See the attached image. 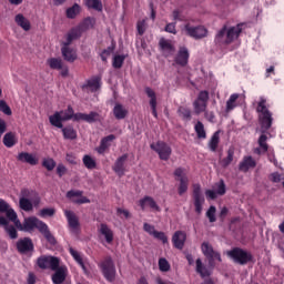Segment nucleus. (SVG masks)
Masks as SVG:
<instances>
[{"instance_id": "obj_2", "label": "nucleus", "mask_w": 284, "mask_h": 284, "mask_svg": "<svg viewBox=\"0 0 284 284\" xmlns=\"http://www.w3.org/2000/svg\"><path fill=\"white\" fill-rule=\"evenodd\" d=\"M17 229L20 230V232H33L34 230H38L44 239H47L48 243L51 245L57 243V240L50 232L48 224L34 216L24 219L23 223L20 222V226H17Z\"/></svg>"}, {"instance_id": "obj_12", "label": "nucleus", "mask_w": 284, "mask_h": 284, "mask_svg": "<svg viewBox=\"0 0 284 284\" xmlns=\"http://www.w3.org/2000/svg\"><path fill=\"white\" fill-rule=\"evenodd\" d=\"M61 265V258L54 256H41L38 258L40 270H57Z\"/></svg>"}, {"instance_id": "obj_6", "label": "nucleus", "mask_w": 284, "mask_h": 284, "mask_svg": "<svg viewBox=\"0 0 284 284\" xmlns=\"http://www.w3.org/2000/svg\"><path fill=\"white\" fill-rule=\"evenodd\" d=\"M227 256H230L234 263H237V265H247V263H250L253 258L252 253L240 247L229 251Z\"/></svg>"}, {"instance_id": "obj_5", "label": "nucleus", "mask_w": 284, "mask_h": 284, "mask_svg": "<svg viewBox=\"0 0 284 284\" xmlns=\"http://www.w3.org/2000/svg\"><path fill=\"white\" fill-rule=\"evenodd\" d=\"M99 267L104 276V278L109 283H114L116 278V266L114 265V261L111 256L105 257L100 264Z\"/></svg>"}, {"instance_id": "obj_28", "label": "nucleus", "mask_w": 284, "mask_h": 284, "mask_svg": "<svg viewBox=\"0 0 284 284\" xmlns=\"http://www.w3.org/2000/svg\"><path fill=\"white\" fill-rule=\"evenodd\" d=\"M99 233L101 234V236L104 237L105 243H108L109 245L113 243L114 232L112 231V229H110V226H108V224H101L99 227Z\"/></svg>"}, {"instance_id": "obj_52", "label": "nucleus", "mask_w": 284, "mask_h": 284, "mask_svg": "<svg viewBox=\"0 0 284 284\" xmlns=\"http://www.w3.org/2000/svg\"><path fill=\"white\" fill-rule=\"evenodd\" d=\"M42 165L43 168H45V170H48L49 172H52V170L57 168V162L54 161V159L48 158L42 161Z\"/></svg>"}, {"instance_id": "obj_63", "label": "nucleus", "mask_w": 284, "mask_h": 284, "mask_svg": "<svg viewBox=\"0 0 284 284\" xmlns=\"http://www.w3.org/2000/svg\"><path fill=\"white\" fill-rule=\"evenodd\" d=\"M165 32H169L170 34H176V22L168 23L165 27Z\"/></svg>"}, {"instance_id": "obj_44", "label": "nucleus", "mask_w": 284, "mask_h": 284, "mask_svg": "<svg viewBox=\"0 0 284 284\" xmlns=\"http://www.w3.org/2000/svg\"><path fill=\"white\" fill-rule=\"evenodd\" d=\"M47 63L51 70H63V61L59 58H50Z\"/></svg>"}, {"instance_id": "obj_29", "label": "nucleus", "mask_w": 284, "mask_h": 284, "mask_svg": "<svg viewBox=\"0 0 284 284\" xmlns=\"http://www.w3.org/2000/svg\"><path fill=\"white\" fill-rule=\"evenodd\" d=\"M144 92L150 99L149 103L151 105L152 114L156 119L159 116V113L156 112V92L150 87H146Z\"/></svg>"}, {"instance_id": "obj_7", "label": "nucleus", "mask_w": 284, "mask_h": 284, "mask_svg": "<svg viewBox=\"0 0 284 284\" xmlns=\"http://www.w3.org/2000/svg\"><path fill=\"white\" fill-rule=\"evenodd\" d=\"M202 254L207 258L210 267H214L215 261L221 263L223 258H221V253L210 244V242H203L201 245Z\"/></svg>"}, {"instance_id": "obj_50", "label": "nucleus", "mask_w": 284, "mask_h": 284, "mask_svg": "<svg viewBox=\"0 0 284 284\" xmlns=\"http://www.w3.org/2000/svg\"><path fill=\"white\" fill-rule=\"evenodd\" d=\"M273 243L278 250H283L284 236L281 233H273Z\"/></svg>"}, {"instance_id": "obj_41", "label": "nucleus", "mask_w": 284, "mask_h": 284, "mask_svg": "<svg viewBox=\"0 0 284 284\" xmlns=\"http://www.w3.org/2000/svg\"><path fill=\"white\" fill-rule=\"evenodd\" d=\"M3 145H6V148H14V145H17V135L12 132L6 133L3 136Z\"/></svg>"}, {"instance_id": "obj_36", "label": "nucleus", "mask_w": 284, "mask_h": 284, "mask_svg": "<svg viewBox=\"0 0 284 284\" xmlns=\"http://www.w3.org/2000/svg\"><path fill=\"white\" fill-rule=\"evenodd\" d=\"M84 6L89 10H95V12H103V2L101 0H84Z\"/></svg>"}, {"instance_id": "obj_46", "label": "nucleus", "mask_w": 284, "mask_h": 284, "mask_svg": "<svg viewBox=\"0 0 284 284\" xmlns=\"http://www.w3.org/2000/svg\"><path fill=\"white\" fill-rule=\"evenodd\" d=\"M178 114L183 121H192V111L185 106H180L178 109Z\"/></svg>"}, {"instance_id": "obj_58", "label": "nucleus", "mask_w": 284, "mask_h": 284, "mask_svg": "<svg viewBox=\"0 0 284 284\" xmlns=\"http://www.w3.org/2000/svg\"><path fill=\"white\" fill-rule=\"evenodd\" d=\"M154 239H158V241H161L163 244L168 243V235H165L164 232L155 231V234H153Z\"/></svg>"}, {"instance_id": "obj_62", "label": "nucleus", "mask_w": 284, "mask_h": 284, "mask_svg": "<svg viewBox=\"0 0 284 284\" xmlns=\"http://www.w3.org/2000/svg\"><path fill=\"white\" fill-rule=\"evenodd\" d=\"M40 216H42V219H45V216H54V209H42L40 211Z\"/></svg>"}, {"instance_id": "obj_45", "label": "nucleus", "mask_w": 284, "mask_h": 284, "mask_svg": "<svg viewBox=\"0 0 284 284\" xmlns=\"http://www.w3.org/2000/svg\"><path fill=\"white\" fill-rule=\"evenodd\" d=\"M95 20L94 18H85L79 26V30L82 32H85V30H91V28H94Z\"/></svg>"}, {"instance_id": "obj_56", "label": "nucleus", "mask_w": 284, "mask_h": 284, "mask_svg": "<svg viewBox=\"0 0 284 284\" xmlns=\"http://www.w3.org/2000/svg\"><path fill=\"white\" fill-rule=\"evenodd\" d=\"M136 30L140 37H143V34H145V30H148V24L145 23V20L138 21Z\"/></svg>"}, {"instance_id": "obj_40", "label": "nucleus", "mask_w": 284, "mask_h": 284, "mask_svg": "<svg viewBox=\"0 0 284 284\" xmlns=\"http://www.w3.org/2000/svg\"><path fill=\"white\" fill-rule=\"evenodd\" d=\"M219 143H221V136L220 132L216 131L209 141V150H211V152H216Z\"/></svg>"}, {"instance_id": "obj_30", "label": "nucleus", "mask_w": 284, "mask_h": 284, "mask_svg": "<svg viewBox=\"0 0 284 284\" xmlns=\"http://www.w3.org/2000/svg\"><path fill=\"white\" fill-rule=\"evenodd\" d=\"M14 21H16L17 26H19V28L24 30V32H30L32 24L30 23V20H28V18H26L23 16V13H18L14 17Z\"/></svg>"}, {"instance_id": "obj_38", "label": "nucleus", "mask_w": 284, "mask_h": 284, "mask_svg": "<svg viewBox=\"0 0 284 284\" xmlns=\"http://www.w3.org/2000/svg\"><path fill=\"white\" fill-rule=\"evenodd\" d=\"M194 131L196 133L197 139L205 141L207 139V132L205 131V125L203 122L197 121L194 125Z\"/></svg>"}, {"instance_id": "obj_25", "label": "nucleus", "mask_w": 284, "mask_h": 284, "mask_svg": "<svg viewBox=\"0 0 284 284\" xmlns=\"http://www.w3.org/2000/svg\"><path fill=\"white\" fill-rule=\"evenodd\" d=\"M189 59H190V51L187 50V48L181 47L175 57V63H178V65L184 67V65H187Z\"/></svg>"}, {"instance_id": "obj_1", "label": "nucleus", "mask_w": 284, "mask_h": 284, "mask_svg": "<svg viewBox=\"0 0 284 284\" xmlns=\"http://www.w3.org/2000/svg\"><path fill=\"white\" fill-rule=\"evenodd\" d=\"M253 105H256L255 110L258 114V121L261 125V132L257 143V149L254 150L255 154H265L268 150L267 145V130L272 128V124L274 123V116L272 111L267 108V98L261 95L258 98V101L253 102Z\"/></svg>"}, {"instance_id": "obj_34", "label": "nucleus", "mask_w": 284, "mask_h": 284, "mask_svg": "<svg viewBox=\"0 0 284 284\" xmlns=\"http://www.w3.org/2000/svg\"><path fill=\"white\" fill-rule=\"evenodd\" d=\"M113 116L118 121H123V119H125V116H128V109H125V106H123V104H121V103H115V105L113 108Z\"/></svg>"}, {"instance_id": "obj_13", "label": "nucleus", "mask_w": 284, "mask_h": 284, "mask_svg": "<svg viewBox=\"0 0 284 284\" xmlns=\"http://www.w3.org/2000/svg\"><path fill=\"white\" fill-rule=\"evenodd\" d=\"M193 203L196 214H201L203 212V203H205V197L203 196V193H201L200 184H194L193 186Z\"/></svg>"}, {"instance_id": "obj_43", "label": "nucleus", "mask_w": 284, "mask_h": 284, "mask_svg": "<svg viewBox=\"0 0 284 284\" xmlns=\"http://www.w3.org/2000/svg\"><path fill=\"white\" fill-rule=\"evenodd\" d=\"M232 161H234V149H229L226 158L220 160V165L222 168H229Z\"/></svg>"}, {"instance_id": "obj_26", "label": "nucleus", "mask_w": 284, "mask_h": 284, "mask_svg": "<svg viewBox=\"0 0 284 284\" xmlns=\"http://www.w3.org/2000/svg\"><path fill=\"white\" fill-rule=\"evenodd\" d=\"M125 161H128V154H123L116 159L113 165V171L118 176H123V174H125Z\"/></svg>"}, {"instance_id": "obj_10", "label": "nucleus", "mask_w": 284, "mask_h": 284, "mask_svg": "<svg viewBox=\"0 0 284 284\" xmlns=\"http://www.w3.org/2000/svg\"><path fill=\"white\" fill-rule=\"evenodd\" d=\"M175 181H179L180 185L178 187V192L180 196H183L185 192H187V187L190 185V179L187 178V174L185 173V169L178 168L174 171Z\"/></svg>"}, {"instance_id": "obj_14", "label": "nucleus", "mask_w": 284, "mask_h": 284, "mask_svg": "<svg viewBox=\"0 0 284 284\" xmlns=\"http://www.w3.org/2000/svg\"><path fill=\"white\" fill-rule=\"evenodd\" d=\"M52 272H55L52 275L53 284L65 283V278L68 277V266H65V264H60L55 270H52Z\"/></svg>"}, {"instance_id": "obj_4", "label": "nucleus", "mask_w": 284, "mask_h": 284, "mask_svg": "<svg viewBox=\"0 0 284 284\" xmlns=\"http://www.w3.org/2000/svg\"><path fill=\"white\" fill-rule=\"evenodd\" d=\"M74 121V109L69 105L67 110L54 112V114L49 116V123L53 128H63V122Z\"/></svg>"}, {"instance_id": "obj_31", "label": "nucleus", "mask_w": 284, "mask_h": 284, "mask_svg": "<svg viewBox=\"0 0 284 284\" xmlns=\"http://www.w3.org/2000/svg\"><path fill=\"white\" fill-rule=\"evenodd\" d=\"M69 254H71L72 258L80 265L84 274H89L88 267H85V262H83V255L81 253L72 247H69Z\"/></svg>"}, {"instance_id": "obj_8", "label": "nucleus", "mask_w": 284, "mask_h": 284, "mask_svg": "<svg viewBox=\"0 0 284 284\" xmlns=\"http://www.w3.org/2000/svg\"><path fill=\"white\" fill-rule=\"evenodd\" d=\"M210 101V92L207 90H202L199 92L197 98L193 102V109L195 114H202L207 110V103Z\"/></svg>"}, {"instance_id": "obj_48", "label": "nucleus", "mask_w": 284, "mask_h": 284, "mask_svg": "<svg viewBox=\"0 0 284 284\" xmlns=\"http://www.w3.org/2000/svg\"><path fill=\"white\" fill-rule=\"evenodd\" d=\"M82 162L87 170H94L97 168V161L90 155H84Z\"/></svg>"}, {"instance_id": "obj_51", "label": "nucleus", "mask_w": 284, "mask_h": 284, "mask_svg": "<svg viewBox=\"0 0 284 284\" xmlns=\"http://www.w3.org/2000/svg\"><path fill=\"white\" fill-rule=\"evenodd\" d=\"M20 207L24 212H31L32 210V202L28 200L27 197H20Z\"/></svg>"}, {"instance_id": "obj_20", "label": "nucleus", "mask_w": 284, "mask_h": 284, "mask_svg": "<svg viewBox=\"0 0 284 284\" xmlns=\"http://www.w3.org/2000/svg\"><path fill=\"white\" fill-rule=\"evenodd\" d=\"M212 270H214V267H212V266H205L204 264H203V261H201V258H197L196 261H195V272L197 273V274H200V276L202 277V278H207V276H212Z\"/></svg>"}, {"instance_id": "obj_57", "label": "nucleus", "mask_w": 284, "mask_h": 284, "mask_svg": "<svg viewBox=\"0 0 284 284\" xmlns=\"http://www.w3.org/2000/svg\"><path fill=\"white\" fill-rule=\"evenodd\" d=\"M159 267L160 272H170V262L162 257L159 260Z\"/></svg>"}, {"instance_id": "obj_22", "label": "nucleus", "mask_w": 284, "mask_h": 284, "mask_svg": "<svg viewBox=\"0 0 284 284\" xmlns=\"http://www.w3.org/2000/svg\"><path fill=\"white\" fill-rule=\"evenodd\" d=\"M253 168H256V160L252 155L244 156L239 164L240 172H250Z\"/></svg>"}, {"instance_id": "obj_21", "label": "nucleus", "mask_w": 284, "mask_h": 284, "mask_svg": "<svg viewBox=\"0 0 284 284\" xmlns=\"http://www.w3.org/2000/svg\"><path fill=\"white\" fill-rule=\"evenodd\" d=\"M239 101H245L244 94L233 93L226 101V112H232L235 108H239Z\"/></svg>"}, {"instance_id": "obj_27", "label": "nucleus", "mask_w": 284, "mask_h": 284, "mask_svg": "<svg viewBox=\"0 0 284 284\" xmlns=\"http://www.w3.org/2000/svg\"><path fill=\"white\" fill-rule=\"evenodd\" d=\"M0 225L4 227L10 239L14 240L19 237V234L17 233V227H14V225L12 224H9L8 219L0 216Z\"/></svg>"}, {"instance_id": "obj_16", "label": "nucleus", "mask_w": 284, "mask_h": 284, "mask_svg": "<svg viewBox=\"0 0 284 284\" xmlns=\"http://www.w3.org/2000/svg\"><path fill=\"white\" fill-rule=\"evenodd\" d=\"M64 216L67 217L71 232H73V234H79V227L81 224L79 223V217L77 214H74L72 211L65 210Z\"/></svg>"}, {"instance_id": "obj_42", "label": "nucleus", "mask_w": 284, "mask_h": 284, "mask_svg": "<svg viewBox=\"0 0 284 284\" xmlns=\"http://www.w3.org/2000/svg\"><path fill=\"white\" fill-rule=\"evenodd\" d=\"M79 37H81V29H71L67 34V41L63 42V45H70V43L75 39H79Z\"/></svg>"}, {"instance_id": "obj_32", "label": "nucleus", "mask_w": 284, "mask_h": 284, "mask_svg": "<svg viewBox=\"0 0 284 284\" xmlns=\"http://www.w3.org/2000/svg\"><path fill=\"white\" fill-rule=\"evenodd\" d=\"M61 52L64 61H68L69 63H74V61H77V51L70 49L69 45L63 44Z\"/></svg>"}, {"instance_id": "obj_64", "label": "nucleus", "mask_w": 284, "mask_h": 284, "mask_svg": "<svg viewBox=\"0 0 284 284\" xmlns=\"http://www.w3.org/2000/svg\"><path fill=\"white\" fill-rule=\"evenodd\" d=\"M74 196H83V191L71 190L67 193V199H74Z\"/></svg>"}, {"instance_id": "obj_60", "label": "nucleus", "mask_w": 284, "mask_h": 284, "mask_svg": "<svg viewBox=\"0 0 284 284\" xmlns=\"http://www.w3.org/2000/svg\"><path fill=\"white\" fill-rule=\"evenodd\" d=\"M172 17L173 21H175L174 23H176V21H184L185 19L179 9L173 10Z\"/></svg>"}, {"instance_id": "obj_49", "label": "nucleus", "mask_w": 284, "mask_h": 284, "mask_svg": "<svg viewBox=\"0 0 284 284\" xmlns=\"http://www.w3.org/2000/svg\"><path fill=\"white\" fill-rule=\"evenodd\" d=\"M213 190L216 192L219 196H223V194H225L226 192L225 182L221 180L220 182L215 183Z\"/></svg>"}, {"instance_id": "obj_53", "label": "nucleus", "mask_w": 284, "mask_h": 284, "mask_svg": "<svg viewBox=\"0 0 284 284\" xmlns=\"http://www.w3.org/2000/svg\"><path fill=\"white\" fill-rule=\"evenodd\" d=\"M125 61V55H114L112 65L116 70L123 68V62Z\"/></svg>"}, {"instance_id": "obj_3", "label": "nucleus", "mask_w": 284, "mask_h": 284, "mask_svg": "<svg viewBox=\"0 0 284 284\" xmlns=\"http://www.w3.org/2000/svg\"><path fill=\"white\" fill-rule=\"evenodd\" d=\"M243 32V24H236L235 27L224 26L220 29L215 36L216 45H230L233 41H236Z\"/></svg>"}, {"instance_id": "obj_19", "label": "nucleus", "mask_w": 284, "mask_h": 284, "mask_svg": "<svg viewBox=\"0 0 284 284\" xmlns=\"http://www.w3.org/2000/svg\"><path fill=\"white\" fill-rule=\"evenodd\" d=\"M17 161L20 163H28L29 165H38L39 158L34 153L20 152L17 156Z\"/></svg>"}, {"instance_id": "obj_18", "label": "nucleus", "mask_w": 284, "mask_h": 284, "mask_svg": "<svg viewBox=\"0 0 284 284\" xmlns=\"http://www.w3.org/2000/svg\"><path fill=\"white\" fill-rule=\"evenodd\" d=\"M73 121H84L85 123H97L99 121V113L91 111L88 113H74Z\"/></svg>"}, {"instance_id": "obj_33", "label": "nucleus", "mask_w": 284, "mask_h": 284, "mask_svg": "<svg viewBox=\"0 0 284 284\" xmlns=\"http://www.w3.org/2000/svg\"><path fill=\"white\" fill-rule=\"evenodd\" d=\"M83 88L89 89L91 92H97V90L101 89V77L95 75L87 81L85 84H83Z\"/></svg>"}, {"instance_id": "obj_9", "label": "nucleus", "mask_w": 284, "mask_h": 284, "mask_svg": "<svg viewBox=\"0 0 284 284\" xmlns=\"http://www.w3.org/2000/svg\"><path fill=\"white\" fill-rule=\"evenodd\" d=\"M184 31L187 37H191V39H195V41L205 39V37H207V28L203 26H192L190 23H186L184 26Z\"/></svg>"}, {"instance_id": "obj_11", "label": "nucleus", "mask_w": 284, "mask_h": 284, "mask_svg": "<svg viewBox=\"0 0 284 284\" xmlns=\"http://www.w3.org/2000/svg\"><path fill=\"white\" fill-rule=\"evenodd\" d=\"M150 148L151 150L156 152V154H159L161 161H169L170 156H172V148L163 141H158L156 143H152Z\"/></svg>"}, {"instance_id": "obj_15", "label": "nucleus", "mask_w": 284, "mask_h": 284, "mask_svg": "<svg viewBox=\"0 0 284 284\" xmlns=\"http://www.w3.org/2000/svg\"><path fill=\"white\" fill-rule=\"evenodd\" d=\"M17 250L20 254H28V252L34 251V243H32V239L23 237L17 242Z\"/></svg>"}, {"instance_id": "obj_54", "label": "nucleus", "mask_w": 284, "mask_h": 284, "mask_svg": "<svg viewBox=\"0 0 284 284\" xmlns=\"http://www.w3.org/2000/svg\"><path fill=\"white\" fill-rule=\"evenodd\" d=\"M0 112H3V114H7V116L12 115V110L4 100H0Z\"/></svg>"}, {"instance_id": "obj_59", "label": "nucleus", "mask_w": 284, "mask_h": 284, "mask_svg": "<svg viewBox=\"0 0 284 284\" xmlns=\"http://www.w3.org/2000/svg\"><path fill=\"white\" fill-rule=\"evenodd\" d=\"M143 230L144 232H148V234H150L151 236H154L156 229H154V225L149 224V223H144L143 224Z\"/></svg>"}, {"instance_id": "obj_39", "label": "nucleus", "mask_w": 284, "mask_h": 284, "mask_svg": "<svg viewBox=\"0 0 284 284\" xmlns=\"http://www.w3.org/2000/svg\"><path fill=\"white\" fill-rule=\"evenodd\" d=\"M4 214L9 221L14 223L16 227H21V221H19V216L17 215L14 209L9 207Z\"/></svg>"}, {"instance_id": "obj_55", "label": "nucleus", "mask_w": 284, "mask_h": 284, "mask_svg": "<svg viewBox=\"0 0 284 284\" xmlns=\"http://www.w3.org/2000/svg\"><path fill=\"white\" fill-rule=\"evenodd\" d=\"M206 216L210 221V223L216 222V206H210V209L206 212Z\"/></svg>"}, {"instance_id": "obj_24", "label": "nucleus", "mask_w": 284, "mask_h": 284, "mask_svg": "<svg viewBox=\"0 0 284 284\" xmlns=\"http://www.w3.org/2000/svg\"><path fill=\"white\" fill-rule=\"evenodd\" d=\"M186 239H187V236L185 235V233L183 231H176L173 234L172 243H173L174 247H176V250H183V247L185 246Z\"/></svg>"}, {"instance_id": "obj_47", "label": "nucleus", "mask_w": 284, "mask_h": 284, "mask_svg": "<svg viewBox=\"0 0 284 284\" xmlns=\"http://www.w3.org/2000/svg\"><path fill=\"white\" fill-rule=\"evenodd\" d=\"M81 12V6L74 3L72 7L67 9L68 19H77V16Z\"/></svg>"}, {"instance_id": "obj_35", "label": "nucleus", "mask_w": 284, "mask_h": 284, "mask_svg": "<svg viewBox=\"0 0 284 284\" xmlns=\"http://www.w3.org/2000/svg\"><path fill=\"white\" fill-rule=\"evenodd\" d=\"M59 130H62L63 138L69 141H74L77 139V130H74V126L68 125L62 128H58Z\"/></svg>"}, {"instance_id": "obj_37", "label": "nucleus", "mask_w": 284, "mask_h": 284, "mask_svg": "<svg viewBox=\"0 0 284 284\" xmlns=\"http://www.w3.org/2000/svg\"><path fill=\"white\" fill-rule=\"evenodd\" d=\"M159 45L166 55H170L174 52V45L170 42V40H166L165 38L160 39Z\"/></svg>"}, {"instance_id": "obj_17", "label": "nucleus", "mask_w": 284, "mask_h": 284, "mask_svg": "<svg viewBox=\"0 0 284 284\" xmlns=\"http://www.w3.org/2000/svg\"><path fill=\"white\" fill-rule=\"evenodd\" d=\"M139 205L143 211L150 207V210H152L153 212H161V206L156 204V201H154V197L152 196H144L139 201Z\"/></svg>"}, {"instance_id": "obj_23", "label": "nucleus", "mask_w": 284, "mask_h": 284, "mask_svg": "<svg viewBox=\"0 0 284 284\" xmlns=\"http://www.w3.org/2000/svg\"><path fill=\"white\" fill-rule=\"evenodd\" d=\"M114 139H116L114 134L102 138L100 145L95 148V152H98V154H105L106 150H110V146L112 145L111 141H114Z\"/></svg>"}, {"instance_id": "obj_61", "label": "nucleus", "mask_w": 284, "mask_h": 284, "mask_svg": "<svg viewBox=\"0 0 284 284\" xmlns=\"http://www.w3.org/2000/svg\"><path fill=\"white\" fill-rule=\"evenodd\" d=\"M65 161L71 165H77V155L72 152L67 153Z\"/></svg>"}]
</instances>
